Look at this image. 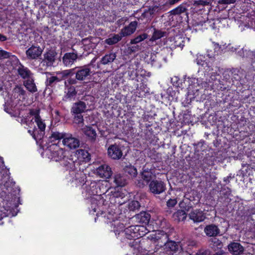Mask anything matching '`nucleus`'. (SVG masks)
<instances>
[{
    "label": "nucleus",
    "instance_id": "obj_35",
    "mask_svg": "<svg viewBox=\"0 0 255 255\" xmlns=\"http://www.w3.org/2000/svg\"><path fill=\"white\" fill-rule=\"evenodd\" d=\"M214 44V50H215V54H213L212 53H210V52L207 51V56H208L209 58L212 59L215 58V56L219 54V53H221V47L219 45L218 43H213Z\"/></svg>",
    "mask_w": 255,
    "mask_h": 255
},
{
    "label": "nucleus",
    "instance_id": "obj_58",
    "mask_svg": "<svg viewBox=\"0 0 255 255\" xmlns=\"http://www.w3.org/2000/svg\"><path fill=\"white\" fill-rule=\"evenodd\" d=\"M144 184L142 182H140V181H139V182H138V186H139V187H143V186H144Z\"/></svg>",
    "mask_w": 255,
    "mask_h": 255
},
{
    "label": "nucleus",
    "instance_id": "obj_44",
    "mask_svg": "<svg viewBox=\"0 0 255 255\" xmlns=\"http://www.w3.org/2000/svg\"><path fill=\"white\" fill-rule=\"evenodd\" d=\"M76 115L74 118V123L78 125L83 124L84 121L83 116L81 114Z\"/></svg>",
    "mask_w": 255,
    "mask_h": 255
},
{
    "label": "nucleus",
    "instance_id": "obj_62",
    "mask_svg": "<svg viewBox=\"0 0 255 255\" xmlns=\"http://www.w3.org/2000/svg\"><path fill=\"white\" fill-rule=\"evenodd\" d=\"M97 193H97V191H96V192H94V191H92V194H97Z\"/></svg>",
    "mask_w": 255,
    "mask_h": 255
},
{
    "label": "nucleus",
    "instance_id": "obj_63",
    "mask_svg": "<svg viewBox=\"0 0 255 255\" xmlns=\"http://www.w3.org/2000/svg\"><path fill=\"white\" fill-rule=\"evenodd\" d=\"M13 185H14V184H13L12 182H10V185L11 186H12Z\"/></svg>",
    "mask_w": 255,
    "mask_h": 255
},
{
    "label": "nucleus",
    "instance_id": "obj_22",
    "mask_svg": "<svg viewBox=\"0 0 255 255\" xmlns=\"http://www.w3.org/2000/svg\"><path fill=\"white\" fill-rule=\"evenodd\" d=\"M126 237L128 239L138 238V235L136 233V230L135 226H130L125 229L122 232Z\"/></svg>",
    "mask_w": 255,
    "mask_h": 255
},
{
    "label": "nucleus",
    "instance_id": "obj_13",
    "mask_svg": "<svg viewBox=\"0 0 255 255\" xmlns=\"http://www.w3.org/2000/svg\"><path fill=\"white\" fill-rule=\"evenodd\" d=\"M108 155L113 159H119L123 156L121 147L116 144L110 145L108 149Z\"/></svg>",
    "mask_w": 255,
    "mask_h": 255
},
{
    "label": "nucleus",
    "instance_id": "obj_26",
    "mask_svg": "<svg viewBox=\"0 0 255 255\" xmlns=\"http://www.w3.org/2000/svg\"><path fill=\"white\" fill-rule=\"evenodd\" d=\"M162 7L163 6L154 5L153 7H150L148 9L145 10L142 13V15L144 17L149 18L152 15L158 12Z\"/></svg>",
    "mask_w": 255,
    "mask_h": 255
},
{
    "label": "nucleus",
    "instance_id": "obj_28",
    "mask_svg": "<svg viewBox=\"0 0 255 255\" xmlns=\"http://www.w3.org/2000/svg\"><path fill=\"white\" fill-rule=\"evenodd\" d=\"M187 217V214L183 210H179L172 215L173 220L177 222L184 221Z\"/></svg>",
    "mask_w": 255,
    "mask_h": 255
},
{
    "label": "nucleus",
    "instance_id": "obj_41",
    "mask_svg": "<svg viewBox=\"0 0 255 255\" xmlns=\"http://www.w3.org/2000/svg\"><path fill=\"white\" fill-rule=\"evenodd\" d=\"M11 206H7L6 208L4 206L0 207V220L3 217L7 216V212L10 210Z\"/></svg>",
    "mask_w": 255,
    "mask_h": 255
},
{
    "label": "nucleus",
    "instance_id": "obj_17",
    "mask_svg": "<svg viewBox=\"0 0 255 255\" xmlns=\"http://www.w3.org/2000/svg\"><path fill=\"white\" fill-rule=\"evenodd\" d=\"M107 218L110 220L109 222L111 223V226L113 228V231L115 234L119 235L121 233L122 234L125 228L124 224L121 223L118 220H115L114 218H112L111 214L107 216Z\"/></svg>",
    "mask_w": 255,
    "mask_h": 255
},
{
    "label": "nucleus",
    "instance_id": "obj_48",
    "mask_svg": "<svg viewBox=\"0 0 255 255\" xmlns=\"http://www.w3.org/2000/svg\"><path fill=\"white\" fill-rule=\"evenodd\" d=\"M204 57H203V56H198L197 58L196 59V62L198 65H201L202 66L204 65L205 64H207V62L205 60H204Z\"/></svg>",
    "mask_w": 255,
    "mask_h": 255
},
{
    "label": "nucleus",
    "instance_id": "obj_39",
    "mask_svg": "<svg viewBox=\"0 0 255 255\" xmlns=\"http://www.w3.org/2000/svg\"><path fill=\"white\" fill-rule=\"evenodd\" d=\"M125 171L132 177L136 176L137 174L136 169L131 165L127 166L125 167Z\"/></svg>",
    "mask_w": 255,
    "mask_h": 255
},
{
    "label": "nucleus",
    "instance_id": "obj_19",
    "mask_svg": "<svg viewBox=\"0 0 255 255\" xmlns=\"http://www.w3.org/2000/svg\"><path fill=\"white\" fill-rule=\"evenodd\" d=\"M137 26V21H131L128 26H125L121 30L120 33L122 37L128 36L133 33L136 29Z\"/></svg>",
    "mask_w": 255,
    "mask_h": 255
},
{
    "label": "nucleus",
    "instance_id": "obj_18",
    "mask_svg": "<svg viewBox=\"0 0 255 255\" xmlns=\"http://www.w3.org/2000/svg\"><path fill=\"white\" fill-rule=\"evenodd\" d=\"M189 217L194 223L201 222L205 219L203 212L198 209L192 210L189 214Z\"/></svg>",
    "mask_w": 255,
    "mask_h": 255
},
{
    "label": "nucleus",
    "instance_id": "obj_9",
    "mask_svg": "<svg viewBox=\"0 0 255 255\" xmlns=\"http://www.w3.org/2000/svg\"><path fill=\"white\" fill-rule=\"evenodd\" d=\"M165 184L160 180H153L149 184V191L155 194H159L165 190Z\"/></svg>",
    "mask_w": 255,
    "mask_h": 255
},
{
    "label": "nucleus",
    "instance_id": "obj_32",
    "mask_svg": "<svg viewBox=\"0 0 255 255\" xmlns=\"http://www.w3.org/2000/svg\"><path fill=\"white\" fill-rule=\"evenodd\" d=\"M122 36L121 33L113 34L109 38L105 40V42L110 45L115 44L120 41L122 38Z\"/></svg>",
    "mask_w": 255,
    "mask_h": 255
},
{
    "label": "nucleus",
    "instance_id": "obj_11",
    "mask_svg": "<svg viewBox=\"0 0 255 255\" xmlns=\"http://www.w3.org/2000/svg\"><path fill=\"white\" fill-rule=\"evenodd\" d=\"M163 245L164 251L169 254H173L181 248L180 243L169 241L168 239Z\"/></svg>",
    "mask_w": 255,
    "mask_h": 255
},
{
    "label": "nucleus",
    "instance_id": "obj_5",
    "mask_svg": "<svg viewBox=\"0 0 255 255\" xmlns=\"http://www.w3.org/2000/svg\"><path fill=\"white\" fill-rule=\"evenodd\" d=\"M188 82V93L190 95H195L205 84L202 79L194 77L189 78Z\"/></svg>",
    "mask_w": 255,
    "mask_h": 255
},
{
    "label": "nucleus",
    "instance_id": "obj_27",
    "mask_svg": "<svg viewBox=\"0 0 255 255\" xmlns=\"http://www.w3.org/2000/svg\"><path fill=\"white\" fill-rule=\"evenodd\" d=\"M116 57L117 55L115 53H109L102 58L101 63L103 65L111 63L115 60Z\"/></svg>",
    "mask_w": 255,
    "mask_h": 255
},
{
    "label": "nucleus",
    "instance_id": "obj_53",
    "mask_svg": "<svg viewBox=\"0 0 255 255\" xmlns=\"http://www.w3.org/2000/svg\"><path fill=\"white\" fill-rule=\"evenodd\" d=\"M180 249L182 250L181 252H180L179 253V254L178 255H191L190 254H189L186 251H183L182 249V248H181Z\"/></svg>",
    "mask_w": 255,
    "mask_h": 255
},
{
    "label": "nucleus",
    "instance_id": "obj_43",
    "mask_svg": "<svg viewBox=\"0 0 255 255\" xmlns=\"http://www.w3.org/2000/svg\"><path fill=\"white\" fill-rule=\"evenodd\" d=\"M140 242L134 240L131 243H130V246L133 248L134 250H136L138 252H140L142 247L140 246Z\"/></svg>",
    "mask_w": 255,
    "mask_h": 255
},
{
    "label": "nucleus",
    "instance_id": "obj_14",
    "mask_svg": "<svg viewBox=\"0 0 255 255\" xmlns=\"http://www.w3.org/2000/svg\"><path fill=\"white\" fill-rule=\"evenodd\" d=\"M43 49L39 46L32 45L26 51V55L28 59H37L41 56Z\"/></svg>",
    "mask_w": 255,
    "mask_h": 255
},
{
    "label": "nucleus",
    "instance_id": "obj_55",
    "mask_svg": "<svg viewBox=\"0 0 255 255\" xmlns=\"http://www.w3.org/2000/svg\"><path fill=\"white\" fill-rule=\"evenodd\" d=\"M128 74L130 76H136V73L133 70L132 71H128Z\"/></svg>",
    "mask_w": 255,
    "mask_h": 255
},
{
    "label": "nucleus",
    "instance_id": "obj_64",
    "mask_svg": "<svg viewBox=\"0 0 255 255\" xmlns=\"http://www.w3.org/2000/svg\"><path fill=\"white\" fill-rule=\"evenodd\" d=\"M95 186V183L93 184V185L92 186V187H94Z\"/></svg>",
    "mask_w": 255,
    "mask_h": 255
},
{
    "label": "nucleus",
    "instance_id": "obj_3",
    "mask_svg": "<svg viewBox=\"0 0 255 255\" xmlns=\"http://www.w3.org/2000/svg\"><path fill=\"white\" fill-rule=\"evenodd\" d=\"M48 150L51 153V158L56 161L64 160L66 157L65 151L56 143L50 145Z\"/></svg>",
    "mask_w": 255,
    "mask_h": 255
},
{
    "label": "nucleus",
    "instance_id": "obj_21",
    "mask_svg": "<svg viewBox=\"0 0 255 255\" xmlns=\"http://www.w3.org/2000/svg\"><path fill=\"white\" fill-rule=\"evenodd\" d=\"M140 176L143 180L146 183H149L155 177L152 170L145 167H143L142 168V171L140 173Z\"/></svg>",
    "mask_w": 255,
    "mask_h": 255
},
{
    "label": "nucleus",
    "instance_id": "obj_4",
    "mask_svg": "<svg viewBox=\"0 0 255 255\" xmlns=\"http://www.w3.org/2000/svg\"><path fill=\"white\" fill-rule=\"evenodd\" d=\"M147 238L154 243H157V245L162 247L168 239V235L163 231L158 230L152 232Z\"/></svg>",
    "mask_w": 255,
    "mask_h": 255
},
{
    "label": "nucleus",
    "instance_id": "obj_10",
    "mask_svg": "<svg viewBox=\"0 0 255 255\" xmlns=\"http://www.w3.org/2000/svg\"><path fill=\"white\" fill-rule=\"evenodd\" d=\"M81 130L88 140L94 142L96 141L97 133L94 126H85Z\"/></svg>",
    "mask_w": 255,
    "mask_h": 255
},
{
    "label": "nucleus",
    "instance_id": "obj_25",
    "mask_svg": "<svg viewBox=\"0 0 255 255\" xmlns=\"http://www.w3.org/2000/svg\"><path fill=\"white\" fill-rule=\"evenodd\" d=\"M17 72L18 74L23 79H28L32 77V73L31 71L27 68L22 65H20L18 67Z\"/></svg>",
    "mask_w": 255,
    "mask_h": 255
},
{
    "label": "nucleus",
    "instance_id": "obj_45",
    "mask_svg": "<svg viewBox=\"0 0 255 255\" xmlns=\"http://www.w3.org/2000/svg\"><path fill=\"white\" fill-rule=\"evenodd\" d=\"M129 209L131 210L138 209L140 207L139 203L137 201H132L129 205Z\"/></svg>",
    "mask_w": 255,
    "mask_h": 255
},
{
    "label": "nucleus",
    "instance_id": "obj_37",
    "mask_svg": "<svg viewBox=\"0 0 255 255\" xmlns=\"http://www.w3.org/2000/svg\"><path fill=\"white\" fill-rule=\"evenodd\" d=\"M136 230V233L138 235V238L141 237L147 233V229L143 226H135Z\"/></svg>",
    "mask_w": 255,
    "mask_h": 255
},
{
    "label": "nucleus",
    "instance_id": "obj_12",
    "mask_svg": "<svg viewBox=\"0 0 255 255\" xmlns=\"http://www.w3.org/2000/svg\"><path fill=\"white\" fill-rule=\"evenodd\" d=\"M62 143L64 145L71 149H75L80 145L79 140L72 135H65L62 140Z\"/></svg>",
    "mask_w": 255,
    "mask_h": 255
},
{
    "label": "nucleus",
    "instance_id": "obj_23",
    "mask_svg": "<svg viewBox=\"0 0 255 255\" xmlns=\"http://www.w3.org/2000/svg\"><path fill=\"white\" fill-rule=\"evenodd\" d=\"M204 232L207 236L216 237L219 234L220 230L217 226L211 224L206 226Z\"/></svg>",
    "mask_w": 255,
    "mask_h": 255
},
{
    "label": "nucleus",
    "instance_id": "obj_49",
    "mask_svg": "<svg viewBox=\"0 0 255 255\" xmlns=\"http://www.w3.org/2000/svg\"><path fill=\"white\" fill-rule=\"evenodd\" d=\"M176 204V199H170L167 201V206L169 208L173 207Z\"/></svg>",
    "mask_w": 255,
    "mask_h": 255
},
{
    "label": "nucleus",
    "instance_id": "obj_46",
    "mask_svg": "<svg viewBox=\"0 0 255 255\" xmlns=\"http://www.w3.org/2000/svg\"><path fill=\"white\" fill-rule=\"evenodd\" d=\"M13 91L15 93L18 94L19 95L24 96L25 94V91L20 86H16L14 88Z\"/></svg>",
    "mask_w": 255,
    "mask_h": 255
},
{
    "label": "nucleus",
    "instance_id": "obj_50",
    "mask_svg": "<svg viewBox=\"0 0 255 255\" xmlns=\"http://www.w3.org/2000/svg\"><path fill=\"white\" fill-rule=\"evenodd\" d=\"M10 56V53L6 51L0 50V58H8Z\"/></svg>",
    "mask_w": 255,
    "mask_h": 255
},
{
    "label": "nucleus",
    "instance_id": "obj_40",
    "mask_svg": "<svg viewBox=\"0 0 255 255\" xmlns=\"http://www.w3.org/2000/svg\"><path fill=\"white\" fill-rule=\"evenodd\" d=\"M213 246L215 250L220 249L221 250L223 247L222 242L217 238H214L212 239Z\"/></svg>",
    "mask_w": 255,
    "mask_h": 255
},
{
    "label": "nucleus",
    "instance_id": "obj_52",
    "mask_svg": "<svg viewBox=\"0 0 255 255\" xmlns=\"http://www.w3.org/2000/svg\"><path fill=\"white\" fill-rule=\"evenodd\" d=\"M74 70H75V69L64 70L62 72V74L64 76H68L71 73L72 71Z\"/></svg>",
    "mask_w": 255,
    "mask_h": 255
},
{
    "label": "nucleus",
    "instance_id": "obj_24",
    "mask_svg": "<svg viewBox=\"0 0 255 255\" xmlns=\"http://www.w3.org/2000/svg\"><path fill=\"white\" fill-rule=\"evenodd\" d=\"M46 77L45 85L47 87H53L61 81L60 78L57 76H52L50 73H46Z\"/></svg>",
    "mask_w": 255,
    "mask_h": 255
},
{
    "label": "nucleus",
    "instance_id": "obj_57",
    "mask_svg": "<svg viewBox=\"0 0 255 255\" xmlns=\"http://www.w3.org/2000/svg\"><path fill=\"white\" fill-rule=\"evenodd\" d=\"M8 185H9V182H6V183L4 185V187H5L6 188V190H7L8 192L9 190L8 189Z\"/></svg>",
    "mask_w": 255,
    "mask_h": 255
},
{
    "label": "nucleus",
    "instance_id": "obj_42",
    "mask_svg": "<svg viewBox=\"0 0 255 255\" xmlns=\"http://www.w3.org/2000/svg\"><path fill=\"white\" fill-rule=\"evenodd\" d=\"M186 11V8L182 5H180L174 9L172 10L170 12L173 14H179Z\"/></svg>",
    "mask_w": 255,
    "mask_h": 255
},
{
    "label": "nucleus",
    "instance_id": "obj_36",
    "mask_svg": "<svg viewBox=\"0 0 255 255\" xmlns=\"http://www.w3.org/2000/svg\"><path fill=\"white\" fill-rule=\"evenodd\" d=\"M148 35L146 33H144L142 34L138 35L134 38L131 39L130 43L132 44H137L146 39Z\"/></svg>",
    "mask_w": 255,
    "mask_h": 255
},
{
    "label": "nucleus",
    "instance_id": "obj_61",
    "mask_svg": "<svg viewBox=\"0 0 255 255\" xmlns=\"http://www.w3.org/2000/svg\"><path fill=\"white\" fill-rule=\"evenodd\" d=\"M93 210V212H96V208L95 207H94Z\"/></svg>",
    "mask_w": 255,
    "mask_h": 255
},
{
    "label": "nucleus",
    "instance_id": "obj_31",
    "mask_svg": "<svg viewBox=\"0 0 255 255\" xmlns=\"http://www.w3.org/2000/svg\"><path fill=\"white\" fill-rule=\"evenodd\" d=\"M24 85L31 93L36 92L37 90L32 77L25 81L24 82Z\"/></svg>",
    "mask_w": 255,
    "mask_h": 255
},
{
    "label": "nucleus",
    "instance_id": "obj_8",
    "mask_svg": "<svg viewBox=\"0 0 255 255\" xmlns=\"http://www.w3.org/2000/svg\"><path fill=\"white\" fill-rule=\"evenodd\" d=\"M94 172L100 177L106 179L111 177L113 174L111 168L107 164L100 165L95 169Z\"/></svg>",
    "mask_w": 255,
    "mask_h": 255
},
{
    "label": "nucleus",
    "instance_id": "obj_1",
    "mask_svg": "<svg viewBox=\"0 0 255 255\" xmlns=\"http://www.w3.org/2000/svg\"><path fill=\"white\" fill-rule=\"evenodd\" d=\"M23 123L30 128L28 131L36 140L43 138L46 125L39 115V111L30 110Z\"/></svg>",
    "mask_w": 255,
    "mask_h": 255
},
{
    "label": "nucleus",
    "instance_id": "obj_38",
    "mask_svg": "<svg viewBox=\"0 0 255 255\" xmlns=\"http://www.w3.org/2000/svg\"><path fill=\"white\" fill-rule=\"evenodd\" d=\"M165 35V32L160 30H155L150 39L151 41H155L158 40L161 37H164Z\"/></svg>",
    "mask_w": 255,
    "mask_h": 255
},
{
    "label": "nucleus",
    "instance_id": "obj_30",
    "mask_svg": "<svg viewBox=\"0 0 255 255\" xmlns=\"http://www.w3.org/2000/svg\"><path fill=\"white\" fill-rule=\"evenodd\" d=\"M93 38H87L82 40V43L85 50L91 51L95 47L96 45L93 41Z\"/></svg>",
    "mask_w": 255,
    "mask_h": 255
},
{
    "label": "nucleus",
    "instance_id": "obj_20",
    "mask_svg": "<svg viewBox=\"0 0 255 255\" xmlns=\"http://www.w3.org/2000/svg\"><path fill=\"white\" fill-rule=\"evenodd\" d=\"M87 106L86 104L82 101H79L73 104L71 113L74 114H81L86 111Z\"/></svg>",
    "mask_w": 255,
    "mask_h": 255
},
{
    "label": "nucleus",
    "instance_id": "obj_54",
    "mask_svg": "<svg viewBox=\"0 0 255 255\" xmlns=\"http://www.w3.org/2000/svg\"><path fill=\"white\" fill-rule=\"evenodd\" d=\"M6 40V37L4 35H3L1 34H0V41H4Z\"/></svg>",
    "mask_w": 255,
    "mask_h": 255
},
{
    "label": "nucleus",
    "instance_id": "obj_2",
    "mask_svg": "<svg viewBox=\"0 0 255 255\" xmlns=\"http://www.w3.org/2000/svg\"><path fill=\"white\" fill-rule=\"evenodd\" d=\"M74 155L76 159L75 160L73 158L69 159L68 161L66 160L63 163L65 166L72 170L75 168V164L77 162V159H78L80 161H89L90 159V154L85 149L77 150Z\"/></svg>",
    "mask_w": 255,
    "mask_h": 255
},
{
    "label": "nucleus",
    "instance_id": "obj_51",
    "mask_svg": "<svg viewBox=\"0 0 255 255\" xmlns=\"http://www.w3.org/2000/svg\"><path fill=\"white\" fill-rule=\"evenodd\" d=\"M179 206L180 207V208L184 209L187 211H189V208L188 207L187 208H186V206H185V203L184 201L180 202L179 203Z\"/></svg>",
    "mask_w": 255,
    "mask_h": 255
},
{
    "label": "nucleus",
    "instance_id": "obj_16",
    "mask_svg": "<svg viewBox=\"0 0 255 255\" xmlns=\"http://www.w3.org/2000/svg\"><path fill=\"white\" fill-rule=\"evenodd\" d=\"M78 58V53L76 51L68 52L64 54L62 60L64 65L67 67H70Z\"/></svg>",
    "mask_w": 255,
    "mask_h": 255
},
{
    "label": "nucleus",
    "instance_id": "obj_34",
    "mask_svg": "<svg viewBox=\"0 0 255 255\" xmlns=\"http://www.w3.org/2000/svg\"><path fill=\"white\" fill-rule=\"evenodd\" d=\"M137 218L139 220L140 222L147 224L149 221L150 216L147 213L142 212L138 215Z\"/></svg>",
    "mask_w": 255,
    "mask_h": 255
},
{
    "label": "nucleus",
    "instance_id": "obj_60",
    "mask_svg": "<svg viewBox=\"0 0 255 255\" xmlns=\"http://www.w3.org/2000/svg\"><path fill=\"white\" fill-rule=\"evenodd\" d=\"M219 255H221L223 254V251L221 250L219 252Z\"/></svg>",
    "mask_w": 255,
    "mask_h": 255
},
{
    "label": "nucleus",
    "instance_id": "obj_29",
    "mask_svg": "<svg viewBox=\"0 0 255 255\" xmlns=\"http://www.w3.org/2000/svg\"><path fill=\"white\" fill-rule=\"evenodd\" d=\"M114 182L117 186L123 187L127 184L126 177L121 174H116L114 177Z\"/></svg>",
    "mask_w": 255,
    "mask_h": 255
},
{
    "label": "nucleus",
    "instance_id": "obj_59",
    "mask_svg": "<svg viewBox=\"0 0 255 255\" xmlns=\"http://www.w3.org/2000/svg\"><path fill=\"white\" fill-rule=\"evenodd\" d=\"M2 87H3L2 83H0V91L2 90Z\"/></svg>",
    "mask_w": 255,
    "mask_h": 255
},
{
    "label": "nucleus",
    "instance_id": "obj_6",
    "mask_svg": "<svg viewBox=\"0 0 255 255\" xmlns=\"http://www.w3.org/2000/svg\"><path fill=\"white\" fill-rule=\"evenodd\" d=\"M76 78L79 81H84L89 79L91 75V69L88 65L76 67Z\"/></svg>",
    "mask_w": 255,
    "mask_h": 255
},
{
    "label": "nucleus",
    "instance_id": "obj_47",
    "mask_svg": "<svg viewBox=\"0 0 255 255\" xmlns=\"http://www.w3.org/2000/svg\"><path fill=\"white\" fill-rule=\"evenodd\" d=\"M76 95L75 89L73 88H70L68 90L66 93V97L67 98H71Z\"/></svg>",
    "mask_w": 255,
    "mask_h": 255
},
{
    "label": "nucleus",
    "instance_id": "obj_7",
    "mask_svg": "<svg viewBox=\"0 0 255 255\" xmlns=\"http://www.w3.org/2000/svg\"><path fill=\"white\" fill-rule=\"evenodd\" d=\"M56 54L53 50H49L43 55V59L41 61L39 66L46 69L47 67L52 66L55 60Z\"/></svg>",
    "mask_w": 255,
    "mask_h": 255
},
{
    "label": "nucleus",
    "instance_id": "obj_56",
    "mask_svg": "<svg viewBox=\"0 0 255 255\" xmlns=\"http://www.w3.org/2000/svg\"><path fill=\"white\" fill-rule=\"evenodd\" d=\"M195 255H206V253L204 252H199Z\"/></svg>",
    "mask_w": 255,
    "mask_h": 255
},
{
    "label": "nucleus",
    "instance_id": "obj_33",
    "mask_svg": "<svg viewBox=\"0 0 255 255\" xmlns=\"http://www.w3.org/2000/svg\"><path fill=\"white\" fill-rule=\"evenodd\" d=\"M65 134L58 131L53 132L49 137V140L51 142L59 140L64 138Z\"/></svg>",
    "mask_w": 255,
    "mask_h": 255
},
{
    "label": "nucleus",
    "instance_id": "obj_15",
    "mask_svg": "<svg viewBox=\"0 0 255 255\" xmlns=\"http://www.w3.org/2000/svg\"><path fill=\"white\" fill-rule=\"evenodd\" d=\"M150 59L151 66L156 68H160L163 62H166V57L158 53L152 54Z\"/></svg>",
    "mask_w": 255,
    "mask_h": 255
}]
</instances>
